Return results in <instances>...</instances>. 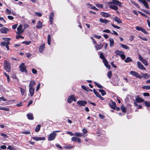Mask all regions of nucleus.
I'll return each mask as SVG.
<instances>
[{
  "label": "nucleus",
  "instance_id": "34",
  "mask_svg": "<svg viewBox=\"0 0 150 150\" xmlns=\"http://www.w3.org/2000/svg\"><path fill=\"white\" fill-rule=\"evenodd\" d=\"M120 45L122 47V48H124L125 49L129 50V47L127 45L122 44H120Z\"/></svg>",
  "mask_w": 150,
  "mask_h": 150
},
{
  "label": "nucleus",
  "instance_id": "47",
  "mask_svg": "<svg viewBox=\"0 0 150 150\" xmlns=\"http://www.w3.org/2000/svg\"><path fill=\"white\" fill-rule=\"evenodd\" d=\"M138 12L141 14L142 15L146 18H149V17L147 16L146 15V14H145L142 13V12H140L139 11H138Z\"/></svg>",
  "mask_w": 150,
  "mask_h": 150
},
{
  "label": "nucleus",
  "instance_id": "36",
  "mask_svg": "<svg viewBox=\"0 0 150 150\" xmlns=\"http://www.w3.org/2000/svg\"><path fill=\"white\" fill-rule=\"evenodd\" d=\"M121 110L122 112L125 113L126 112V108L123 105H122L121 107Z\"/></svg>",
  "mask_w": 150,
  "mask_h": 150
},
{
  "label": "nucleus",
  "instance_id": "49",
  "mask_svg": "<svg viewBox=\"0 0 150 150\" xmlns=\"http://www.w3.org/2000/svg\"><path fill=\"white\" fill-rule=\"evenodd\" d=\"M16 39H19V38L23 39L24 38V37L21 35H17L16 36Z\"/></svg>",
  "mask_w": 150,
  "mask_h": 150
},
{
  "label": "nucleus",
  "instance_id": "3",
  "mask_svg": "<svg viewBox=\"0 0 150 150\" xmlns=\"http://www.w3.org/2000/svg\"><path fill=\"white\" fill-rule=\"evenodd\" d=\"M57 135V134L55 133V132H53L49 135L48 140L50 141L54 140L56 138Z\"/></svg>",
  "mask_w": 150,
  "mask_h": 150
},
{
  "label": "nucleus",
  "instance_id": "14",
  "mask_svg": "<svg viewBox=\"0 0 150 150\" xmlns=\"http://www.w3.org/2000/svg\"><path fill=\"white\" fill-rule=\"evenodd\" d=\"M8 30V29L5 27H3L1 28L0 30V32L2 33H4L6 34Z\"/></svg>",
  "mask_w": 150,
  "mask_h": 150
},
{
  "label": "nucleus",
  "instance_id": "8",
  "mask_svg": "<svg viewBox=\"0 0 150 150\" xmlns=\"http://www.w3.org/2000/svg\"><path fill=\"white\" fill-rule=\"evenodd\" d=\"M77 104L80 106H85L87 102L86 101L82 100H79L77 101Z\"/></svg>",
  "mask_w": 150,
  "mask_h": 150
},
{
  "label": "nucleus",
  "instance_id": "63",
  "mask_svg": "<svg viewBox=\"0 0 150 150\" xmlns=\"http://www.w3.org/2000/svg\"><path fill=\"white\" fill-rule=\"evenodd\" d=\"M143 95L144 96H149V94L148 93H143Z\"/></svg>",
  "mask_w": 150,
  "mask_h": 150
},
{
  "label": "nucleus",
  "instance_id": "17",
  "mask_svg": "<svg viewBox=\"0 0 150 150\" xmlns=\"http://www.w3.org/2000/svg\"><path fill=\"white\" fill-rule=\"evenodd\" d=\"M101 14L102 16L105 18L109 17L111 16V15L110 14L104 12H101Z\"/></svg>",
  "mask_w": 150,
  "mask_h": 150
},
{
  "label": "nucleus",
  "instance_id": "46",
  "mask_svg": "<svg viewBox=\"0 0 150 150\" xmlns=\"http://www.w3.org/2000/svg\"><path fill=\"white\" fill-rule=\"evenodd\" d=\"M31 43V41H23L22 42L23 44H25L26 45H29Z\"/></svg>",
  "mask_w": 150,
  "mask_h": 150
},
{
  "label": "nucleus",
  "instance_id": "53",
  "mask_svg": "<svg viewBox=\"0 0 150 150\" xmlns=\"http://www.w3.org/2000/svg\"><path fill=\"white\" fill-rule=\"evenodd\" d=\"M111 25L113 27H114L115 28H116L118 29H120V27L119 26L115 25L112 23H111Z\"/></svg>",
  "mask_w": 150,
  "mask_h": 150
},
{
  "label": "nucleus",
  "instance_id": "28",
  "mask_svg": "<svg viewBox=\"0 0 150 150\" xmlns=\"http://www.w3.org/2000/svg\"><path fill=\"white\" fill-rule=\"evenodd\" d=\"M36 82L33 81H30V83L29 84V87L33 88V86L35 85Z\"/></svg>",
  "mask_w": 150,
  "mask_h": 150
},
{
  "label": "nucleus",
  "instance_id": "2",
  "mask_svg": "<svg viewBox=\"0 0 150 150\" xmlns=\"http://www.w3.org/2000/svg\"><path fill=\"white\" fill-rule=\"evenodd\" d=\"M115 53L117 55H119L122 59L125 58V56L123 52L117 50L115 52Z\"/></svg>",
  "mask_w": 150,
  "mask_h": 150
},
{
  "label": "nucleus",
  "instance_id": "56",
  "mask_svg": "<svg viewBox=\"0 0 150 150\" xmlns=\"http://www.w3.org/2000/svg\"><path fill=\"white\" fill-rule=\"evenodd\" d=\"M143 64L145 66H147L148 65V63L144 59L142 62Z\"/></svg>",
  "mask_w": 150,
  "mask_h": 150
},
{
  "label": "nucleus",
  "instance_id": "62",
  "mask_svg": "<svg viewBox=\"0 0 150 150\" xmlns=\"http://www.w3.org/2000/svg\"><path fill=\"white\" fill-rule=\"evenodd\" d=\"M32 73L34 74H36L37 73V71L35 69H32Z\"/></svg>",
  "mask_w": 150,
  "mask_h": 150
},
{
  "label": "nucleus",
  "instance_id": "58",
  "mask_svg": "<svg viewBox=\"0 0 150 150\" xmlns=\"http://www.w3.org/2000/svg\"><path fill=\"white\" fill-rule=\"evenodd\" d=\"M110 33L112 34H114L116 35H118V33L114 30H112V33Z\"/></svg>",
  "mask_w": 150,
  "mask_h": 150
},
{
  "label": "nucleus",
  "instance_id": "39",
  "mask_svg": "<svg viewBox=\"0 0 150 150\" xmlns=\"http://www.w3.org/2000/svg\"><path fill=\"white\" fill-rule=\"evenodd\" d=\"M143 76L144 78L147 79L149 78L150 75L147 73H146L143 74Z\"/></svg>",
  "mask_w": 150,
  "mask_h": 150
},
{
  "label": "nucleus",
  "instance_id": "57",
  "mask_svg": "<svg viewBox=\"0 0 150 150\" xmlns=\"http://www.w3.org/2000/svg\"><path fill=\"white\" fill-rule=\"evenodd\" d=\"M139 38H140V39H142L143 40L145 41H147V39L146 38H145L144 37H141L140 36H139Z\"/></svg>",
  "mask_w": 150,
  "mask_h": 150
},
{
  "label": "nucleus",
  "instance_id": "64",
  "mask_svg": "<svg viewBox=\"0 0 150 150\" xmlns=\"http://www.w3.org/2000/svg\"><path fill=\"white\" fill-rule=\"evenodd\" d=\"M141 31L143 32V33H145V34H147L148 33V32L146 31L143 28H142V30H141Z\"/></svg>",
  "mask_w": 150,
  "mask_h": 150
},
{
  "label": "nucleus",
  "instance_id": "35",
  "mask_svg": "<svg viewBox=\"0 0 150 150\" xmlns=\"http://www.w3.org/2000/svg\"><path fill=\"white\" fill-rule=\"evenodd\" d=\"M99 91L101 92V95L103 96L106 94V93L104 90L103 89H99Z\"/></svg>",
  "mask_w": 150,
  "mask_h": 150
},
{
  "label": "nucleus",
  "instance_id": "26",
  "mask_svg": "<svg viewBox=\"0 0 150 150\" xmlns=\"http://www.w3.org/2000/svg\"><path fill=\"white\" fill-rule=\"evenodd\" d=\"M74 135H75L76 136L79 137H81L82 136H87V135H84L83 134L79 132H76L74 133Z\"/></svg>",
  "mask_w": 150,
  "mask_h": 150
},
{
  "label": "nucleus",
  "instance_id": "43",
  "mask_svg": "<svg viewBox=\"0 0 150 150\" xmlns=\"http://www.w3.org/2000/svg\"><path fill=\"white\" fill-rule=\"evenodd\" d=\"M96 6L99 8H102L103 7V5L102 4H96Z\"/></svg>",
  "mask_w": 150,
  "mask_h": 150
},
{
  "label": "nucleus",
  "instance_id": "41",
  "mask_svg": "<svg viewBox=\"0 0 150 150\" xmlns=\"http://www.w3.org/2000/svg\"><path fill=\"white\" fill-rule=\"evenodd\" d=\"M142 88L147 90L150 89V86H144Z\"/></svg>",
  "mask_w": 150,
  "mask_h": 150
},
{
  "label": "nucleus",
  "instance_id": "25",
  "mask_svg": "<svg viewBox=\"0 0 150 150\" xmlns=\"http://www.w3.org/2000/svg\"><path fill=\"white\" fill-rule=\"evenodd\" d=\"M29 92L31 96H33L34 93V89L33 88L29 87Z\"/></svg>",
  "mask_w": 150,
  "mask_h": 150
},
{
  "label": "nucleus",
  "instance_id": "21",
  "mask_svg": "<svg viewBox=\"0 0 150 150\" xmlns=\"http://www.w3.org/2000/svg\"><path fill=\"white\" fill-rule=\"evenodd\" d=\"M5 12L6 14L10 15L13 14V15H15L13 12L9 10L8 8H7Z\"/></svg>",
  "mask_w": 150,
  "mask_h": 150
},
{
  "label": "nucleus",
  "instance_id": "59",
  "mask_svg": "<svg viewBox=\"0 0 150 150\" xmlns=\"http://www.w3.org/2000/svg\"><path fill=\"white\" fill-rule=\"evenodd\" d=\"M81 87L84 90L86 91H88L87 88L86 86H81Z\"/></svg>",
  "mask_w": 150,
  "mask_h": 150
},
{
  "label": "nucleus",
  "instance_id": "23",
  "mask_svg": "<svg viewBox=\"0 0 150 150\" xmlns=\"http://www.w3.org/2000/svg\"><path fill=\"white\" fill-rule=\"evenodd\" d=\"M109 8L115 10H117L118 9L117 6L115 5H109Z\"/></svg>",
  "mask_w": 150,
  "mask_h": 150
},
{
  "label": "nucleus",
  "instance_id": "20",
  "mask_svg": "<svg viewBox=\"0 0 150 150\" xmlns=\"http://www.w3.org/2000/svg\"><path fill=\"white\" fill-rule=\"evenodd\" d=\"M42 23L40 21H38L36 25V28L38 29L42 27Z\"/></svg>",
  "mask_w": 150,
  "mask_h": 150
},
{
  "label": "nucleus",
  "instance_id": "37",
  "mask_svg": "<svg viewBox=\"0 0 150 150\" xmlns=\"http://www.w3.org/2000/svg\"><path fill=\"white\" fill-rule=\"evenodd\" d=\"M40 125H37L35 128V132H38V131H39L40 129Z\"/></svg>",
  "mask_w": 150,
  "mask_h": 150
},
{
  "label": "nucleus",
  "instance_id": "52",
  "mask_svg": "<svg viewBox=\"0 0 150 150\" xmlns=\"http://www.w3.org/2000/svg\"><path fill=\"white\" fill-rule=\"evenodd\" d=\"M35 14L36 16L40 17L41 16H42V13H38L37 12H36L35 13Z\"/></svg>",
  "mask_w": 150,
  "mask_h": 150
},
{
  "label": "nucleus",
  "instance_id": "13",
  "mask_svg": "<svg viewBox=\"0 0 150 150\" xmlns=\"http://www.w3.org/2000/svg\"><path fill=\"white\" fill-rule=\"evenodd\" d=\"M139 1L142 3L145 6V7L148 8H149L148 4L147 2L145 0H139Z\"/></svg>",
  "mask_w": 150,
  "mask_h": 150
},
{
  "label": "nucleus",
  "instance_id": "9",
  "mask_svg": "<svg viewBox=\"0 0 150 150\" xmlns=\"http://www.w3.org/2000/svg\"><path fill=\"white\" fill-rule=\"evenodd\" d=\"M130 73L131 74L133 75L134 76L136 77L141 79L142 78L141 76L137 72L131 71L130 72Z\"/></svg>",
  "mask_w": 150,
  "mask_h": 150
},
{
  "label": "nucleus",
  "instance_id": "42",
  "mask_svg": "<svg viewBox=\"0 0 150 150\" xmlns=\"http://www.w3.org/2000/svg\"><path fill=\"white\" fill-rule=\"evenodd\" d=\"M112 76V72L111 71H109L108 74V78L110 79Z\"/></svg>",
  "mask_w": 150,
  "mask_h": 150
},
{
  "label": "nucleus",
  "instance_id": "31",
  "mask_svg": "<svg viewBox=\"0 0 150 150\" xmlns=\"http://www.w3.org/2000/svg\"><path fill=\"white\" fill-rule=\"evenodd\" d=\"M132 60L130 57H128L125 59V62L126 63H128L132 62Z\"/></svg>",
  "mask_w": 150,
  "mask_h": 150
},
{
  "label": "nucleus",
  "instance_id": "11",
  "mask_svg": "<svg viewBox=\"0 0 150 150\" xmlns=\"http://www.w3.org/2000/svg\"><path fill=\"white\" fill-rule=\"evenodd\" d=\"M71 140L72 141H76L79 143H80L81 142V139L76 137H72Z\"/></svg>",
  "mask_w": 150,
  "mask_h": 150
},
{
  "label": "nucleus",
  "instance_id": "12",
  "mask_svg": "<svg viewBox=\"0 0 150 150\" xmlns=\"http://www.w3.org/2000/svg\"><path fill=\"white\" fill-rule=\"evenodd\" d=\"M32 138L34 139L35 140V141H39V140H45V138L44 137H32Z\"/></svg>",
  "mask_w": 150,
  "mask_h": 150
},
{
  "label": "nucleus",
  "instance_id": "48",
  "mask_svg": "<svg viewBox=\"0 0 150 150\" xmlns=\"http://www.w3.org/2000/svg\"><path fill=\"white\" fill-rule=\"evenodd\" d=\"M94 83L98 88H103V87L102 86H101L100 84L97 83L96 82H95Z\"/></svg>",
  "mask_w": 150,
  "mask_h": 150
},
{
  "label": "nucleus",
  "instance_id": "29",
  "mask_svg": "<svg viewBox=\"0 0 150 150\" xmlns=\"http://www.w3.org/2000/svg\"><path fill=\"white\" fill-rule=\"evenodd\" d=\"M110 41V47H112L113 46L114 44V40L112 38H110L109 39Z\"/></svg>",
  "mask_w": 150,
  "mask_h": 150
},
{
  "label": "nucleus",
  "instance_id": "6",
  "mask_svg": "<svg viewBox=\"0 0 150 150\" xmlns=\"http://www.w3.org/2000/svg\"><path fill=\"white\" fill-rule=\"evenodd\" d=\"M76 99L74 95L70 96L67 99V102L69 103H71L72 101L76 102Z\"/></svg>",
  "mask_w": 150,
  "mask_h": 150
},
{
  "label": "nucleus",
  "instance_id": "61",
  "mask_svg": "<svg viewBox=\"0 0 150 150\" xmlns=\"http://www.w3.org/2000/svg\"><path fill=\"white\" fill-rule=\"evenodd\" d=\"M91 9L96 10L97 11H98V9L94 6H91Z\"/></svg>",
  "mask_w": 150,
  "mask_h": 150
},
{
  "label": "nucleus",
  "instance_id": "18",
  "mask_svg": "<svg viewBox=\"0 0 150 150\" xmlns=\"http://www.w3.org/2000/svg\"><path fill=\"white\" fill-rule=\"evenodd\" d=\"M45 44H43L42 45L40 46L39 51L40 52L42 53V52L45 48Z\"/></svg>",
  "mask_w": 150,
  "mask_h": 150
},
{
  "label": "nucleus",
  "instance_id": "1",
  "mask_svg": "<svg viewBox=\"0 0 150 150\" xmlns=\"http://www.w3.org/2000/svg\"><path fill=\"white\" fill-rule=\"evenodd\" d=\"M4 69L7 71L10 72L11 70L10 63L6 60H5L4 63Z\"/></svg>",
  "mask_w": 150,
  "mask_h": 150
},
{
  "label": "nucleus",
  "instance_id": "27",
  "mask_svg": "<svg viewBox=\"0 0 150 150\" xmlns=\"http://www.w3.org/2000/svg\"><path fill=\"white\" fill-rule=\"evenodd\" d=\"M136 101L137 102L140 103L144 101V100L139 98L138 96L136 99Z\"/></svg>",
  "mask_w": 150,
  "mask_h": 150
},
{
  "label": "nucleus",
  "instance_id": "19",
  "mask_svg": "<svg viewBox=\"0 0 150 150\" xmlns=\"http://www.w3.org/2000/svg\"><path fill=\"white\" fill-rule=\"evenodd\" d=\"M99 21L100 22L105 24H106L110 22V21L106 19H103L102 18H100V19H99Z\"/></svg>",
  "mask_w": 150,
  "mask_h": 150
},
{
  "label": "nucleus",
  "instance_id": "4",
  "mask_svg": "<svg viewBox=\"0 0 150 150\" xmlns=\"http://www.w3.org/2000/svg\"><path fill=\"white\" fill-rule=\"evenodd\" d=\"M26 66L24 63H22L19 66V68L20 69V71L22 72H25L27 73V71L26 69Z\"/></svg>",
  "mask_w": 150,
  "mask_h": 150
},
{
  "label": "nucleus",
  "instance_id": "24",
  "mask_svg": "<svg viewBox=\"0 0 150 150\" xmlns=\"http://www.w3.org/2000/svg\"><path fill=\"white\" fill-rule=\"evenodd\" d=\"M114 20L116 22L118 23H121L122 22V21L120 19L117 17H115L113 18Z\"/></svg>",
  "mask_w": 150,
  "mask_h": 150
},
{
  "label": "nucleus",
  "instance_id": "40",
  "mask_svg": "<svg viewBox=\"0 0 150 150\" xmlns=\"http://www.w3.org/2000/svg\"><path fill=\"white\" fill-rule=\"evenodd\" d=\"M0 110H4L6 111H8L9 110V109L6 108V107H0Z\"/></svg>",
  "mask_w": 150,
  "mask_h": 150
},
{
  "label": "nucleus",
  "instance_id": "50",
  "mask_svg": "<svg viewBox=\"0 0 150 150\" xmlns=\"http://www.w3.org/2000/svg\"><path fill=\"white\" fill-rule=\"evenodd\" d=\"M100 58L103 59V60L105 59V57L102 53H101L100 55Z\"/></svg>",
  "mask_w": 150,
  "mask_h": 150
},
{
  "label": "nucleus",
  "instance_id": "60",
  "mask_svg": "<svg viewBox=\"0 0 150 150\" xmlns=\"http://www.w3.org/2000/svg\"><path fill=\"white\" fill-rule=\"evenodd\" d=\"M21 94L23 95L24 94L25 92V91L22 88H21Z\"/></svg>",
  "mask_w": 150,
  "mask_h": 150
},
{
  "label": "nucleus",
  "instance_id": "51",
  "mask_svg": "<svg viewBox=\"0 0 150 150\" xmlns=\"http://www.w3.org/2000/svg\"><path fill=\"white\" fill-rule=\"evenodd\" d=\"M144 103L146 105L147 107H149L150 106V102H148L147 101H145L144 102Z\"/></svg>",
  "mask_w": 150,
  "mask_h": 150
},
{
  "label": "nucleus",
  "instance_id": "7",
  "mask_svg": "<svg viewBox=\"0 0 150 150\" xmlns=\"http://www.w3.org/2000/svg\"><path fill=\"white\" fill-rule=\"evenodd\" d=\"M23 26L22 25H20L17 28V31L16 33L17 34H21L24 31V29H22Z\"/></svg>",
  "mask_w": 150,
  "mask_h": 150
},
{
  "label": "nucleus",
  "instance_id": "45",
  "mask_svg": "<svg viewBox=\"0 0 150 150\" xmlns=\"http://www.w3.org/2000/svg\"><path fill=\"white\" fill-rule=\"evenodd\" d=\"M138 57L139 60L142 62L145 59L143 58V57L140 54H139Z\"/></svg>",
  "mask_w": 150,
  "mask_h": 150
},
{
  "label": "nucleus",
  "instance_id": "38",
  "mask_svg": "<svg viewBox=\"0 0 150 150\" xmlns=\"http://www.w3.org/2000/svg\"><path fill=\"white\" fill-rule=\"evenodd\" d=\"M22 134H28L30 133V132L28 131H22L21 132Z\"/></svg>",
  "mask_w": 150,
  "mask_h": 150
},
{
  "label": "nucleus",
  "instance_id": "16",
  "mask_svg": "<svg viewBox=\"0 0 150 150\" xmlns=\"http://www.w3.org/2000/svg\"><path fill=\"white\" fill-rule=\"evenodd\" d=\"M103 62L105 66L107 67L108 69H110V65H108V62L107 60L106 59H105L103 60Z\"/></svg>",
  "mask_w": 150,
  "mask_h": 150
},
{
  "label": "nucleus",
  "instance_id": "55",
  "mask_svg": "<svg viewBox=\"0 0 150 150\" xmlns=\"http://www.w3.org/2000/svg\"><path fill=\"white\" fill-rule=\"evenodd\" d=\"M82 131L83 132V133L84 134H86L87 133L88 131L85 128H83L82 130Z\"/></svg>",
  "mask_w": 150,
  "mask_h": 150
},
{
  "label": "nucleus",
  "instance_id": "32",
  "mask_svg": "<svg viewBox=\"0 0 150 150\" xmlns=\"http://www.w3.org/2000/svg\"><path fill=\"white\" fill-rule=\"evenodd\" d=\"M27 116L28 119L31 120L33 119V115L32 114H28Z\"/></svg>",
  "mask_w": 150,
  "mask_h": 150
},
{
  "label": "nucleus",
  "instance_id": "5",
  "mask_svg": "<svg viewBox=\"0 0 150 150\" xmlns=\"http://www.w3.org/2000/svg\"><path fill=\"white\" fill-rule=\"evenodd\" d=\"M116 4L118 6L121 7L122 6V4L119 1L116 0H113L111 2H109L108 3V5Z\"/></svg>",
  "mask_w": 150,
  "mask_h": 150
},
{
  "label": "nucleus",
  "instance_id": "15",
  "mask_svg": "<svg viewBox=\"0 0 150 150\" xmlns=\"http://www.w3.org/2000/svg\"><path fill=\"white\" fill-rule=\"evenodd\" d=\"M54 13L52 12L51 13L50 16V21L51 25H52L53 22Z\"/></svg>",
  "mask_w": 150,
  "mask_h": 150
},
{
  "label": "nucleus",
  "instance_id": "22",
  "mask_svg": "<svg viewBox=\"0 0 150 150\" xmlns=\"http://www.w3.org/2000/svg\"><path fill=\"white\" fill-rule=\"evenodd\" d=\"M110 108L114 109L116 107V104L115 102H112L111 104H110Z\"/></svg>",
  "mask_w": 150,
  "mask_h": 150
},
{
  "label": "nucleus",
  "instance_id": "30",
  "mask_svg": "<svg viewBox=\"0 0 150 150\" xmlns=\"http://www.w3.org/2000/svg\"><path fill=\"white\" fill-rule=\"evenodd\" d=\"M51 36L50 35H48L47 37V42L48 44L49 45H50L51 44Z\"/></svg>",
  "mask_w": 150,
  "mask_h": 150
},
{
  "label": "nucleus",
  "instance_id": "44",
  "mask_svg": "<svg viewBox=\"0 0 150 150\" xmlns=\"http://www.w3.org/2000/svg\"><path fill=\"white\" fill-rule=\"evenodd\" d=\"M138 57L139 60L142 62L145 59L143 58V57L140 54H139Z\"/></svg>",
  "mask_w": 150,
  "mask_h": 150
},
{
  "label": "nucleus",
  "instance_id": "33",
  "mask_svg": "<svg viewBox=\"0 0 150 150\" xmlns=\"http://www.w3.org/2000/svg\"><path fill=\"white\" fill-rule=\"evenodd\" d=\"M103 45H102L101 46H100V44L99 45H97L96 46H95L96 50H100L102 47L103 46Z\"/></svg>",
  "mask_w": 150,
  "mask_h": 150
},
{
  "label": "nucleus",
  "instance_id": "10",
  "mask_svg": "<svg viewBox=\"0 0 150 150\" xmlns=\"http://www.w3.org/2000/svg\"><path fill=\"white\" fill-rule=\"evenodd\" d=\"M137 63V67L139 68L142 70H145L146 69L145 68L144 66L140 62L138 61Z\"/></svg>",
  "mask_w": 150,
  "mask_h": 150
},
{
  "label": "nucleus",
  "instance_id": "54",
  "mask_svg": "<svg viewBox=\"0 0 150 150\" xmlns=\"http://www.w3.org/2000/svg\"><path fill=\"white\" fill-rule=\"evenodd\" d=\"M142 28L140 27H139V26H136V29L138 31H141Z\"/></svg>",
  "mask_w": 150,
  "mask_h": 150
}]
</instances>
